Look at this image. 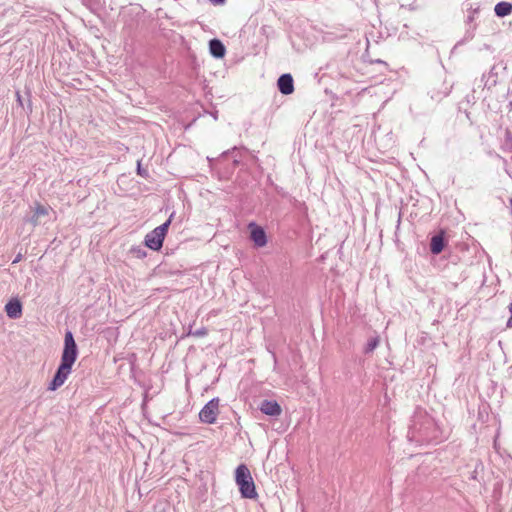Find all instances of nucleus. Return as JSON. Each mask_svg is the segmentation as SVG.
<instances>
[{"mask_svg": "<svg viewBox=\"0 0 512 512\" xmlns=\"http://www.w3.org/2000/svg\"><path fill=\"white\" fill-rule=\"evenodd\" d=\"M49 213V208L40 204L36 203L33 208V214L30 218L27 219L28 222H30L34 227L39 224V218L42 216H47Z\"/></svg>", "mask_w": 512, "mask_h": 512, "instance_id": "9d476101", "label": "nucleus"}, {"mask_svg": "<svg viewBox=\"0 0 512 512\" xmlns=\"http://www.w3.org/2000/svg\"><path fill=\"white\" fill-rule=\"evenodd\" d=\"M235 481L243 498L255 499L257 492L251 472L245 464H240L235 470Z\"/></svg>", "mask_w": 512, "mask_h": 512, "instance_id": "7ed1b4c3", "label": "nucleus"}, {"mask_svg": "<svg viewBox=\"0 0 512 512\" xmlns=\"http://www.w3.org/2000/svg\"><path fill=\"white\" fill-rule=\"evenodd\" d=\"M260 411L268 416H279L282 409L276 401L264 400L261 403Z\"/></svg>", "mask_w": 512, "mask_h": 512, "instance_id": "6e6552de", "label": "nucleus"}, {"mask_svg": "<svg viewBox=\"0 0 512 512\" xmlns=\"http://www.w3.org/2000/svg\"><path fill=\"white\" fill-rule=\"evenodd\" d=\"M407 438L410 442L417 444L437 442L441 438V431L426 411L417 409L413 414Z\"/></svg>", "mask_w": 512, "mask_h": 512, "instance_id": "f257e3e1", "label": "nucleus"}, {"mask_svg": "<svg viewBox=\"0 0 512 512\" xmlns=\"http://www.w3.org/2000/svg\"><path fill=\"white\" fill-rule=\"evenodd\" d=\"M250 238L257 247H263L267 243L265 231L254 223L249 225Z\"/></svg>", "mask_w": 512, "mask_h": 512, "instance_id": "423d86ee", "label": "nucleus"}, {"mask_svg": "<svg viewBox=\"0 0 512 512\" xmlns=\"http://www.w3.org/2000/svg\"><path fill=\"white\" fill-rule=\"evenodd\" d=\"M209 50L211 55L215 58H223L226 52L225 46L218 39H212L209 41Z\"/></svg>", "mask_w": 512, "mask_h": 512, "instance_id": "9b49d317", "label": "nucleus"}, {"mask_svg": "<svg viewBox=\"0 0 512 512\" xmlns=\"http://www.w3.org/2000/svg\"><path fill=\"white\" fill-rule=\"evenodd\" d=\"M279 91L284 95H289L294 91V82L290 74H282L277 81Z\"/></svg>", "mask_w": 512, "mask_h": 512, "instance_id": "0eeeda50", "label": "nucleus"}, {"mask_svg": "<svg viewBox=\"0 0 512 512\" xmlns=\"http://www.w3.org/2000/svg\"><path fill=\"white\" fill-rule=\"evenodd\" d=\"M173 216L174 213H172L163 224L156 227L154 230H152L145 236V245L148 248L154 251H158L162 248L165 235L171 224Z\"/></svg>", "mask_w": 512, "mask_h": 512, "instance_id": "20e7f679", "label": "nucleus"}, {"mask_svg": "<svg viewBox=\"0 0 512 512\" xmlns=\"http://www.w3.org/2000/svg\"><path fill=\"white\" fill-rule=\"evenodd\" d=\"M210 1L215 4H222L225 0H210Z\"/></svg>", "mask_w": 512, "mask_h": 512, "instance_id": "aec40b11", "label": "nucleus"}, {"mask_svg": "<svg viewBox=\"0 0 512 512\" xmlns=\"http://www.w3.org/2000/svg\"><path fill=\"white\" fill-rule=\"evenodd\" d=\"M379 343H380V339L378 336L370 338L364 348V353L365 354L372 353L378 347Z\"/></svg>", "mask_w": 512, "mask_h": 512, "instance_id": "4468645a", "label": "nucleus"}, {"mask_svg": "<svg viewBox=\"0 0 512 512\" xmlns=\"http://www.w3.org/2000/svg\"><path fill=\"white\" fill-rule=\"evenodd\" d=\"M444 238L442 235L438 234L432 237L430 243L431 253L434 255H438L444 249Z\"/></svg>", "mask_w": 512, "mask_h": 512, "instance_id": "f8f14e48", "label": "nucleus"}, {"mask_svg": "<svg viewBox=\"0 0 512 512\" xmlns=\"http://www.w3.org/2000/svg\"><path fill=\"white\" fill-rule=\"evenodd\" d=\"M494 11L498 17L508 16L512 12V4L509 2H499L495 5Z\"/></svg>", "mask_w": 512, "mask_h": 512, "instance_id": "ddd939ff", "label": "nucleus"}, {"mask_svg": "<svg viewBox=\"0 0 512 512\" xmlns=\"http://www.w3.org/2000/svg\"><path fill=\"white\" fill-rule=\"evenodd\" d=\"M78 356V348L75 343L73 334L71 331H66L64 337V348L61 355V362L57 371L48 384V390L55 391L60 388L65 381L68 379L72 371V366L75 363Z\"/></svg>", "mask_w": 512, "mask_h": 512, "instance_id": "f03ea898", "label": "nucleus"}, {"mask_svg": "<svg viewBox=\"0 0 512 512\" xmlns=\"http://www.w3.org/2000/svg\"><path fill=\"white\" fill-rule=\"evenodd\" d=\"M509 311H510V313H511V316L509 317V319H508V321H507V325H508L509 327H512V303H511V304H510V306H509Z\"/></svg>", "mask_w": 512, "mask_h": 512, "instance_id": "f3484780", "label": "nucleus"}, {"mask_svg": "<svg viewBox=\"0 0 512 512\" xmlns=\"http://www.w3.org/2000/svg\"><path fill=\"white\" fill-rule=\"evenodd\" d=\"M219 398L211 399L199 412L200 421L206 424L215 423L219 414Z\"/></svg>", "mask_w": 512, "mask_h": 512, "instance_id": "39448f33", "label": "nucleus"}, {"mask_svg": "<svg viewBox=\"0 0 512 512\" xmlns=\"http://www.w3.org/2000/svg\"><path fill=\"white\" fill-rule=\"evenodd\" d=\"M16 101L20 106H23L22 96L19 91H16Z\"/></svg>", "mask_w": 512, "mask_h": 512, "instance_id": "dca6fc26", "label": "nucleus"}, {"mask_svg": "<svg viewBox=\"0 0 512 512\" xmlns=\"http://www.w3.org/2000/svg\"><path fill=\"white\" fill-rule=\"evenodd\" d=\"M137 173L144 177L147 176V172L141 168L140 162H138V165H137Z\"/></svg>", "mask_w": 512, "mask_h": 512, "instance_id": "2eb2a0df", "label": "nucleus"}, {"mask_svg": "<svg viewBox=\"0 0 512 512\" xmlns=\"http://www.w3.org/2000/svg\"><path fill=\"white\" fill-rule=\"evenodd\" d=\"M196 335H204L205 334V331L203 330H198L195 332Z\"/></svg>", "mask_w": 512, "mask_h": 512, "instance_id": "412c9836", "label": "nucleus"}, {"mask_svg": "<svg viewBox=\"0 0 512 512\" xmlns=\"http://www.w3.org/2000/svg\"><path fill=\"white\" fill-rule=\"evenodd\" d=\"M5 312L7 316L11 319H18L22 315V305L21 302L17 299L10 300L5 305Z\"/></svg>", "mask_w": 512, "mask_h": 512, "instance_id": "1a4fd4ad", "label": "nucleus"}, {"mask_svg": "<svg viewBox=\"0 0 512 512\" xmlns=\"http://www.w3.org/2000/svg\"><path fill=\"white\" fill-rule=\"evenodd\" d=\"M467 20L468 22H472L474 20V12L468 16Z\"/></svg>", "mask_w": 512, "mask_h": 512, "instance_id": "6ab92c4d", "label": "nucleus"}, {"mask_svg": "<svg viewBox=\"0 0 512 512\" xmlns=\"http://www.w3.org/2000/svg\"><path fill=\"white\" fill-rule=\"evenodd\" d=\"M22 259V255L18 254L16 258L13 260V264L18 263Z\"/></svg>", "mask_w": 512, "mask_h": 512, "instance_id": "a211bd4d", "label": "nucleus"}]
</instances>
